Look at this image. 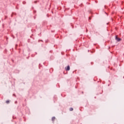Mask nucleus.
<instances>
[{"label": "nucleus", "mask_w": 124, "mask_h": 124, "mask_svg": "<svg viewBox=\"0 0 124 124\" xmlns=\"http://www.w3.org/2000/svg\"><path fill=\"white\" fill-rule=\"evenodd\" d=\"M65 69L67 71L70 70V66H69V65H68L67 67L65 68Z\"/></svg>", "instance_id": "nucleus-1"}, {"label": "nucleus", "mask_w": 124, "mask_h": 124, "mask_svg": "<svg viewBox=\"0 0 124 124\" xmlns=\"http://www.w3.org/2000/svg\"><path fill=\"white\" fill-rule=\"evenodd\" d=\"M115 39H116V40H117V41H121V38H119L117 36L116 37Z\"/></svg>", "instance_id": "nucleus-2"}, {"label": "nucleus", "mask_w": 124, "mask_h": 124, "mask_svg": "<svg viewBox=\"0 0 124 124\" xmlns=\"http://www.w3.org/2000/svg\"><path fill=\"white\" fill-rule=\"evenodd\" d=\"M55 120H56V117H53L52 118V121H55Z\"/></svg>", "instance_id": "nucleus-3"}, {"label": "nucleus", "mask_w": 124, "mask_h": 124, "mask_svg": "<svg viewBox=\"0 0 124 124\" xmlns=\"http://www.w3.org/2000/svg\"><path fill=\"white\" fill-rule=\"evenodd\" d=\"M70 111H73V108H70Z\"/></svg>", "instance_id": "nucleus-4"}, {"label": "nucleus", "mask_w": 124, "mask_h": 124, "mask_svg": "<svg viewBox=\"0 0 124 124\" xmlns=\"http://www.w3.org/2000/svg\"><path fill=\"white\" fill-rule=\"evenodd\" d=\"M6 103H7V104H8V103H9V100H7L6 101Z\"/></svg>", "instance_id": "nucleus-5"}]
</instances>
